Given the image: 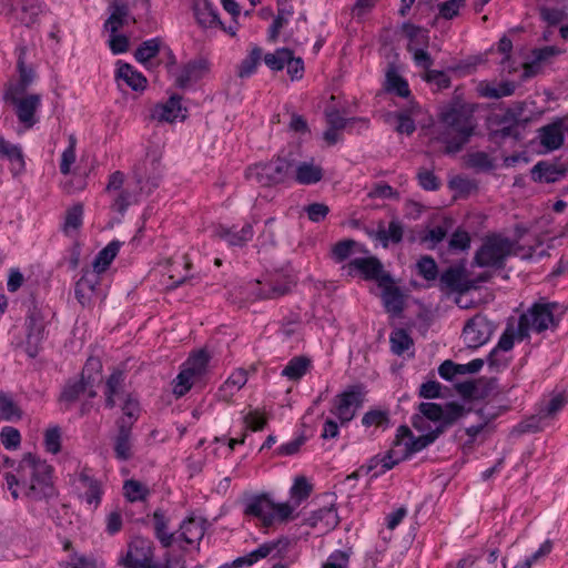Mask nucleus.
Segmentation results:
<instances>
[{
  "mask_svg": "<svg viewBox=\"0 0 568 568\" xmlns=\"http://www.w3.org/2000/svg\"><path fill=\"white\" fill-rule=\"evenodd\" d=\"M52 474L51 465L28 453L23 455L14 473H7L4 478L13 499H18L22 493L30 501L49 503L58 494Z\"/></svg>",
  "mask_w": 568,
  "mask_h": 568,
  "instance_id": "f257e3e1",
  "label": "nucleus"
},
{
  "mask_svg": "<svg viewBox=\"0 0 568 568\" xmlns=\"http://www.w3.org/2000/svg\"><path fill=\"white\" fill-rule=\"evenodd\" d=\"M440 121L444 131L438 140L445 143L446 154L460 152L475 134L477 121L474 110L466 104H454L442 112Z\"/></svg>",
  "mask_w": 568,
  "mask_h": 568,
  "instance_id": "f03ea898",
  "label": "nucleus"
},
{
  "mask_svg": "<svg viewBox=\"0 0 568 568\" xmlns=\"http://www.w3.org/2000/svg\"><path fill=\"white\" fill-rule=\"evenodd\" d=\"M418 412L419 414L412 418L415 429L418 432L430 429L426 423V420H430L437 423L435 428L443 429V433L468 413L464 405L456 402H448L445 405L423 402L418 405Z\"/></svg>",
  "mask_w": 568,
  "mask_h": 568,
  "instance_id": "7ed1b4c3",
  "label": "nucleus"
},
{
  "mask_svg": "<svg viewBox=\"0 0 568 568\" xmlns=\"http://www.w3.org/2000/svg\"><path fill=\"white\" fill-rule=\"evenodd\" d=\"M294 282L286 276H276L270 281H255L246 287H236L229 293V300L233 304L243 306L247 301L274 300L291 293Z\"/></svg>",
  "mask_w": 568,
  "mask_h": 568,
  "instance_id": "20e7f679",
  "label": "nucleus"
},
{
  "mask_svg": "<svg viewBox=\"0 0 568 568\" xmlns=\"http://www.w3.org/2000/svg\"><path fill=\"white\" fill-rule=\"evenodd\" d=\"M515 244L516 242L500 234L487 235L475 253L474 263L479 267L503 268L506 260L514 254Z\"/></svg>",
  "mask_w": 568,
  "mask_h": 568,
  "instance_id": "39448f33",
  "label": "nucleus"
},
{
  "mask_svg": "<svg viewBox=\"0 0 568 568\" xmlns=\"http://www.w3.org/2000/svg\"><path fill=\"white\" fill-rule=\"evenodd\" d=\"M555 303H535L526 313L521 314L518 321L516 336L519 341L529 337L530 332L542 333L548 328L555 329L558 321L555 318Z\"/></svg>",
  "mask_w": 568,
  "mask_h": 568,
  "instance_id": "423d86ee",
  "label": "nucleus"
},
{
  "mask_svg": "<svg viewBox=\"0 0 568 568\" xmlns=\"http://www.w3.org/2000/svg\"><path fill=\"white\" fill-rule=\"evenodd\" d=\"M293 169V161L277 158L267 163H258L250 166L245 178L261 186H272L286 181Z\"/></svg>",
  "mask_w": 568,
  "mask_h": 568,
  "instance_id": "0eeeda50",
  "label": "nucleus"
},
{
  "mask_svg": "<svg viewBox=\"0 0 568 568\" xmlns=\"http://www.w3.org/2000/svg\"><path fill=\"white\" fill-rule=\"evenodd\" d=\"M520 111L507 109L503 113H495L489 118L488 139L493 143L501 144L506 139L511 138L515 141L521 139L519 130Z\"/></svg>",
  "mask_w": 568,
  "mask_h": 568,
  "instance_id": "6e6552de",
  "label": "nucleus"
},
{
  "mask_svg": "<svg viewBox=\"0 0 568 568\" xmlns=\"http://www.w3.org/2000/svg\"><path fill=\"white\" fill-rule=\"evenodd\" d=\"M364 402V392L361 385H353L334 398L331 413L337 417L342 425L349 423Z\"/></svg>",
  "mask_w": 568,
  "mask_h": 568,
  "instance_id": "1a4fd4ad",
  "label": "nucleus"
},
{
  "mask_svg": "<svg viewBox=\"0 0 568 568\" xmlns=\"http://www.w3.org/2000/svg\"><path fill=\"white\" fill-rule=\"evenodd\" d=\"M4 100L16 106V114L19 121L23 123L27 129H30L36 124L37 120L34 118V113L41 101L39 94H29L24 97V93L6 92Z\"/></svg>",
  "mask_w": 568,
  "mask_h": 568,
  "instance_id": "9d476101",
  "label": "nucleus"
},
{
  "mask_svg": "<svg viewBox=\"0 0 568 568\" xmlns=\"http://www.w3.org/2000/svg\"><path fill=\"white\" fill-rule=\"evenodd\" d=\"M494 332V326L486 316L477 314L465 324L464 342L468 347L477 348L487 343Z\"/></svg>",
  "mask_w": 568,
  "mask_h": 568,
  "instance_id": "9b49d317",
  "label": "nucleus"
},
{
  "mask_svg": "<svg viewBox=\"0 0 568 568\" xmlns=\"http://www.w3.org/2000/svg\"><path fill=\"white\" fill-rule=\"evenodd\" d=\"M122 562L126 568H153L152 542L143 538L134 539Z\"/></svg>",
  "mask_w": 568,
  "mask_h": 568,
  "instance_id": "f8f14e48",
  "label": "nucleus"
},
{
  "mask_svg": "<svg viewBox=\"0 0 568 568\" xmlns=\"http://www.w3.org/2000/svg\"><path fill=\"white\" fill-rule=\"evenodd\" d=\"M439 287L443 292H456L463 294L476 288L474 281L467 278L465 266H450L439 277Z\"/></svg>",
  "mask_w": 568,
  "mask_h": 568,
  "instance_id": "ddd939ff",
  "label": "nucleus"
},
{
  "mask_svg": "<svg viewBox=\"0 0 568 568\" xmlns=\"http://www.w3.org/2000/svg\"><path fill=\"white\" fill-rule=\"evenodd\" d=\"M101 365L98 359L89 358L80 379L69 381L65 384L59 397L60 403L64 405L65 409H69L70 406L79 399L80 395L85 393L90 385V376H85V371L89 368L99 369Z\"/></svg>",
  "mask_w": 568,
  "mask_h": 568,
  "instance_id": "4468645a",
  "label": "nucleus"
},
{
  "mask_svg": "<svg viewBox=\"0 0 568 568\" xmlns=\"http://www.w3.org/2000/svg\"><path fill=\"white\" fill-rule=\"evenodd\" d=\"M351 270L359 271L366 280H374L379 285L392 282V276L383 268V264L377 257H358L349 262Z\"/></svg>",
  "mask_w": 568,
  "mask_h": 568,
  "instance_id": "2eb2a0df",
  "label": "nucleus"
},
{
  "mask_svg": "<svg viewBox=\"0 0 568 568\" xmlns=\"http://www.w3.org/2000/svg\"><path fill=\"white\" fill-rule=\"evenodd\" d=\"M244 513L260 518L264 527L274 524V501L265 494L252 497L247 501Z\"/></svg>",
  "mask_w": 568,
  "mask_h": 568,
  "instance_id": "dca6fc26",
  "label": "nucleus"
},
{
  "mask_svg": "<svg viewBox=\"0 0 568 568\" xmlns=\"http://www.w3.org/2000/svg\"><path fill=\"white\" fill-rule=\"evenodd\" d=\"M144 179L149 178L144 173L135 171L134 185L126 184V186L118 193L113 200L112 209L123 215L128 207L138 201V194L142 191L141 184Z\"/></svg>",
  "mask_w": 568,
  "mask_h": 568,
  "instance_id": "f3484780",
  "label": "nucleus"
},
{
  "mask_svg": "<svg viewBox=\"0 0 568 568\" xmlns=\"http://www.w3.org/2000/svg\"><path fill=\"white\" fill-rule=\"evenodd\" d=\"M26 54H27L26 47L18 48L17 68H18V72H19V80L14 84H11L8 88L7 92L26 93L28 88L33 82V80L36 78V72L32 67L27 65Z\"/></svg>",
  "mask_w": 568,
  "mask_h": 568,
  "instance_id": "a211bd4d",
  "label": "nucleus"
},
{
  "mask_svg": "<svg viewBox=\"0 0 568 568\" xmlns=\"http://www.w3.org/2000/svg\"><path fill=\"white\" fill-rule=\"evenodd\" d=\"M100 285V276L90 272L89 270L83 272V275L75 283L74 294L75 298L82 306L90 305L92 297Z\"/></svg>",
  "mask_w": 568,
  "mask_h": 568,
  "instance_id": "6ab92c4d",
  "label": "nucleus"
},
{
  "mask_svg": "<svg viewBox=\"0 0 568 568\" xmlns=\"http://www.w3.org/2000/svg\"><path fill=\"white\" fill-rule=\"evenodd\" d=\"M40 12L41 6L39 0H18L9 21L30 27L37 22Z\"/></svg>",
  "mask_w": 568,
  "mask_h": 568,
  "instance_id": "aec40b11",
  "label": "nucleus"
},
{
  "mask_svg": "<svg viewBox=\"0 0 568 568\" xmlns=\"http://www.w3.org/2000/svg\"><path fill=\"white\" fill-rule=\"evenodd\" d=\"M209 71V62L203 58L189 61L183 65L181 73L176 77V84L185 88L189 83L203 78Z\"/></svg>",
  "mask_w": 568,
  "mask_h": 568,
  "instance_id": "412c9836",
  "label": "nucleus"
},
{
  "mask_svg": "<svg viewBox=\"0 0 568 568\" xmlns=\"http://www.w3.org/2000/svg\"><path fill=\"white\" fill-rule=\"evenodd\" d=\"M287 546V540L265 542L261 545L257 549L241 558L243 559V562L246 566H251L257 560L266 557H271L272 559L281 558L283 556V552L286 550Z\"/></svg>",
  "mask_w": 568,
  "mask_h": 568,
  "instance_id": "4be33fe9",
  "label": "nucleus"
},
{
  "mask_svg": "<svg viewBox=\"0 0 568 568\" xmlns=\"http://www.w3.org/2000/svg\"><path fill=\"white\" fill-rule=\"evenodd\" d=\"M193 11L197 23L202 28L222 27V21L210 0H193Z\"/></svg>",
  "mask_w": 568,
  "mask_h": 568,
  "instance_id": "5701e85b",
  "label": "nucleus"
},
{
  "mask_svg": "<svg viewBox=\"0 0 568 568\" xmlns=\"http://www.w3.org/2000/svg\"><path fill=\"white\" fill-rule=\"evenodd\" d=\"M0 158L11 163V172L14 175L24 170L22 149L18 144L7 141L2 135H0Z\"/></svg>",
  "mask_w": 568,
  "mask_h": 568,
  "instance_id": "b1692460",
  "label": "nucleus"
},
{
  "mask_svg": "<svg viewBox=\"0 0 568 568\" xmlns=\"http://www.w3.org/2000/svg\"><path fill=\"white\" fill-rule=\"evenodd\" d=\"M379 287L383 288L382 300L386 311L394 316H399L404 310V296L399 287L395 286L393 281Z\"/></svg>",
  "mask_w": 568,
  "mask_h": 568,
  "instance_id": "393cba45",
  "label": "nucleus"
},
{
  "mask_svg": "<svg viewBox=\"0 0 568 568\" xmlns=\"http://www.w3.org/2000/svg\"><path fill=\"white\" fill-rule=\"evenodd\" d=\"M116 428L118 432L113 437L115 457L120 460H128L132 457V428H128L123 423Z\"/></svg>",
  "mask_w": 568,
  "mask_h": 568,
  "instance_id": "a878e982",
  "label": "nucleus"
},
{
  "mask_svg": "<svg viewBox=\"0 0 568 568\" xmlns=\"http://www.w3.org/2000/svg\"><path fill=\"white\" fill-rule=\"evenodd\" d=\"M324 176L321 165L311 162H300L294 169V180L302 185H311L320 182Z\"/></svg>",
  "mask_w": 568,
  "mask_h": 568,
  "instance_id": "bb28decb",
  "label": "nucleus"
},
{
  "mask_svg": "<svg viewBox=\"0 0 568 568\" xmlns=\"http://www.w3.org/2000/svg\"><path fill=\"white\" fill-rule=\"evenodd\" d=\"M567 169L546 161H540L531 169V178L536 182L554 183L565 176Z\"/></svg>",
  "mask_w": 568,
  "mask_h": 568,
  "instance_id": "cd10ccee",
  "label": "nucleus"
},
{
  "mask_svg": "<svg viewBox=\"0 0 568 568\" xmlns=\"http://www.w3.org/2000/svg\"><path fill=\"white\" fill-rule=\"evenodd\" d=\"M152 118L159 121L173 122L176 119H184L182 114L181 97L172 95L165 103L155 106Z\"/></svg>",
  "mask_w": 568,
  "mask_h": 568,
  "instance_id": "c85d7f7f",
  "label": "nucleus"
},
{
  "mask_svg": "<svg viewBox=\"0 0 568 568\" xmlns=\"http://www.w3.org/2000/svg\"><path fill=\"white\" fill-rule=\"evenodd\" d=\"M26 325L28 331V343H38L42 338L44 321L41 311L38 308L33 301L31 302V307H29L28 311Z\"/></svg>",
  "mask_w": 568,
  "mask_h": 568,
  "instance_id": "c756f323",
  "label": "nucleus"
},
{
  "mask_svg": "<svg viewBox=\"0 0 568 568\" xmlns=\"http://www.w3.org/2000/svg\"><path fill=\"white\" fill-rule=\"evenodd\" d=\"M539 132L540 143L548 151L557 150L562 145L565 138L561 122H554L545 125L539 130Z\"/></svg>",
  "mask_w": 568,
  "mask_h": 568,
  "instance_id": "7c9ffc66",
  "label": "nucleus"
},
{
  "mask_svg": "<svg viewBox=\"0 0 568 568\" xmlns=\"http://www.w3.org/2000/svg\"><path fill=\"white\" fill-rule=\"evenodd\" d=\"M443 434V429L434 428L426 430V434L414 437L404 443L405 450L403 453V458H408L410 455L423 450L430 444H433L440 435Z\"/></svg>",
  "mask_w": 568,
  "mask_h": 568,
  "instance_id": "2f4dec72",
  "label": "nucleus"
},
{
  "mask_svg": "<svg viewBox=\"0 0 568 568\" xmlns=\"http://www.w3.org/2000/svg\"><path fill=\"white\" fill-rule=\"evenodd\" d=\"M121 245L122 243L120 241H112L104 248H102L97 254L92 263L93 270L91 272L97 273L99 276L101 273L105 272L118 255Z\"/></svg>",
  "mask_w": 568,
  "mask_h": 568,
  "instance_id": "473e14b6",
  "label": "nucleus"
},
{
  "mask_svg": "<svg viewBox=\"0 0 568 568\" xmlns=\"http://www.w3.org/2000/svg\"><path fill=\"white\" fill-rule=\"evenodd\" d=\"M254 235L253 226L245 224L239 232L232 229L220 227L216 231V236L226 241L230 245L242 246L252 240Z\"/></svg>",
  "mask_w": 568,
  "mask_h": 568,
  "instance_id": "72a5a7b5",
  "label": "nucleus"
},
{
  "mask_svg": "<svg viewBox=\"0 0 568 568\" xmlns=\"http://www.w3.org/2000/svg\"><path fill=\"white\" fill-rule=\"evenodd\" d=\"M116 79H122L134 91H143L148 83L145 77L134 70L129 63H122L119 65L116 70Z\"/></svg>",
  "mask_w": 568,
  "mask_h": 568,
  "instance_id": "f704fd0d",
  "label": "nucleus"
},
{
  "mask_svg": "<svg viewBox=\"0 0 568 568\" xmlns=\"http://www.w3.org/2000/svg\"><path fill=\"white\" fill-rule=\"evenodd\" d=\"M111 14L104 23L105 30L110 33L118 32L128 21L129 8L125 3L115 0L111 4Z\"/></svg>",
  "mask_w": 568,
  "mask_h": 568,
  "instance_id": "c9c22d12",
  "label": "nucleus"
},
{
  "mask_svg": "<svg viewBox=\"0 0 568 568\" xmlns=\"http://www.w3.org/2000/svg\"><path fill=\"white\" fill-rule=\"evenodd\" d=\"M205 520L190 517L180 526L181 537L186 544L200 541L205 532Z\"/></svg>",
  "mask_w": 568,
  "mask_h": 568,
  "instance_id": "e433bc0d",
  "label": "nucleus"
},
{
  "mask_svg": "<svg viewBox=\"0 0 568 568\" xmlns=\"http://www.w3.org/2000/svg\"><path fill=\"white\" fill-rule=\"evenodd\" d=\"M247 382V373L244 369H237L231 374L226 382L220 388V397L226 402L240 390Z\"/></svg>",
  "mask_w": 568,
  "mask_h": 568,
  "instance_id": "4c0bfd02",
  "label": "nucleus"
},
{
  "mask_svg": "<svg viewBox=\"0 0 568 568\" xmlns=\"http://www.w3.org/2000/svg\"><path fill=\"white\" fill-rule=\"evenodd\" d=\"M123 382L124 374L121 371H115L109 376L104 392L106 407L113 408L115 406V396L121 393Z\"/></svg>",
  "mask_w": 568,
  "mask_h": 568,
  "instance_id": "58836bf2",
  "label": "nucleus"
},
{
  "mask_svg": "<svg viewBox=\"0 0 568 568\" xmlns=\"http://www.w3.org/2000/svg\"><path fill=\"white\" fill-rule=\"evenodd\" d=\"M310 365L311 361L306 356L293 357L283 369L282 375L290 379L297 381L305 375Z\"/></svg>",
  "mask_w": 568,
  "mask_h": 568,
  "instance_id": "ea45409f",
  "label": "nucleus"
},
{
  "mask_svg": "<svg viewBox=\"0 0 568 568\" xmlns=\"http://www.w3.org/2000/svg\"><path fill=\"white\" fill-rule=\"evenodd\" d=\"M403 226L397 220L389 222L388 230H385L383 223L381 222L376 232V239L383 242L386 246L388 241H392L393 243H399L403 239Z\"/></svg>",
  "mask_w": 568,
  "mask_h": 568,
  "instance_id": "a19ab883",
  "label": "nucleus"
},
{
  "mask_svg": "<svg viewBox=\"0 0 568 568\" xmlns=\"http://www.w3.org/2000/svg\"><path fill=\"white\" fill-rule=\"evenodd\" d=\"M153 520H154V529H155V536L160 540L163 547L168 548L172 545L174 535L169 534L166 531L168 529V520L164 516V514L158 509L153 514Z\"/></svg>",
  "mask_w": 568,
  "mask_h": 568,
  "instance_id": "79ce46f5",
  "label": "nucleus"
},
{
  "mask_svg": "<svg viewBox=\"0 0 568 568\" xmlns=\"http://www.w3.org/2000/svg\"><path fill=\"white\" fill-rule=\"evenodd\" d=\"M325 523V529L334 528L338 524L337 513L333 507H324L315 511L310 518L311 526L316 527L318 523Z\"/></svg>",
  "mask_w": 568,
  "mask_h": 568,
  "instance_id": "37998d69",
  "label": "nucleus"
},
{
  "mask_svg": "<svg viewBox=\"0 0 568 568\" xmlns=\"http://www.w3.org/2000/svg\"><path fill=\"white\" fill-rule=\"evenodd\" d=\"M161 39L153 38L142 42L135 50L134 57L141 63H146L160 52Z\"/></svg>",
  "mask_w": 568,
  "mask_h": 568,
  "instance_id": "c03bdc74",
  "label": "nucleus"
},
{
  "mask_svg": "<svg viewBox=\"0 0 568 568\" xmlns=\"http://www.w3.org/2000/svg\"><path fill=\"white\" fill-rule=\"evenodd\" d=\"M389 422V413L387 409H371L366 412L362 418V424L365 427L375 426L386 428Z\"/></svg>",
  "mask_w": 568,
  "mask_h": 568,
  "instance_id": "a18cd8bd",
  "label": "nucleus"
},
{
  "mask_svg": "<svg viewBox=\"0 0 568 568\" xmlns=\"http://www.w3.org/2000/svg\"><path fill=\"white\" fill-rule=\"evenodd\" d=\"M80 481L87 488L85 493L83 494V499L85 503L97 506L101 498V488L99 483L85 474L80 475Z\"/></svg>",
  "mask_w": 568,
  "mask_h": 568,
  "instance_id": "49530a36",
  "label": "nucleus"
},
{
  "mask_svg": "<svg viewBox=\"0 0 568 568\" xmlns=\"http://www.w3.org/2000/svg\"><path fill=\"white\" fill-rule=\"evenodd\" d=\"M209 359V354L204 349H201L189 357L184 364V368H186L191 375L201 376L206 369Z\"/></svg>",
  "mask_w": 568,
  "mask_h": 568,
  "instance_id": "de8ad7c7",
  "label": "nucleus"
},
{
  "mask_svg": "<svg viewBox=\"0 0 568 568\" xmlns=\"http://www.w3.org/2000/svg\"><path fill=\"white\" fill-rule=\"evenodd\" d=\"M390 348L392 352L396 355H402L404 352L409 349L413 345V339L409 334L403 329L398 328L390 334Z\"/></svg>",
  "mask_w": 568,
  "mask_h": 568,
  "instance_id": "09e8293b",
  "label": "nucleus"
},
{
  "mask_svg": "<svg viewBox=\"0 0 568 568\" xmlns=\"http://www.w3.org/2000/svg\"><path fill=\"white\" fill-rule=\"evenodd\" d=\"M262 58V49L255 47L250 54L241 62L237 71L240 78H246L253 74Z\"/></svg>",
  "mask_w": 568,
  "mask_h": 568,
  "instance_id": "8fccbe9b",
  "label": "nucleus"
},
{
  "mask_svg": "<svg viewBox=\"0 0 568 568\" xmlns=\"http://www.w3.org/2000/svg\"><path fill=\"white\" fill-rule=\"evenodd\" d=\"M123 416L116 420V426L123 423L128 428H132L139 418L140 407L139 403L132 398H128L122 406Z\"/></svg>",
  "mask_w": 568,
  "mask_h": 568,
  "instance_id": "3c124183",
  "label": "nucleus"
},
{
  "mask_svg": "<svg viewBox=\"0 0 568 568\" xmlns=\"http://www.w3.org/2000/svg\"><path fill=\"white\" fill-rule=\"evenodd\" d=\"M21 418V410L7 394L0 393V419L13 420Z\"/></svg>",
  "mask_w": 568,
  "mask_h": 568,
  "instance_id": "603ef678",
  "label": "nucleus"
},
{
  "mask_svg": "<svg viewBox=\"0 0 568 568\" xmlns=\"http://www.w3.org/2000/svg\"><path fill=\"white\" fill-rule=\"evenodd\" d=\"M291 50L287 48L277 49L273 53L264 55L265 64L273 71H281L285 67V62L290 60Z\"/></svg>",
  "mask_w": 568,
  "mask_h": 568,
  "instance_id": "864d4df0",
  "label": "nucleus"
},
{
  "mask_svg": "<svg viewBox=\"0 0 568 568\" xmlns=\"http://www.w3.org/2000/svg\"><path fill=\"white\" fill-rule=\"evenodd\" d=\"M466 163L469 168L479 171H490L494 169V161L486 152H473L467 155Z\"/></svg>",
  "mask_w": 568,
  "mask_h": 568,
  "instance_id": "5fc2aeb1",
  "label": "nucleus"
},
{
  "mask_svg": "<svg viewBox=\"0 0 568 568\" xmlns=\"http://www.w3.org/2000/svg\"><path fill=\"white\" fill-rule=\"evenodd\" d=\"M387 90L402 98H407L410 94L407 81L395 71L387 72Z\"/></svg>",
  "mask_w": 568,
  "mask_h": 568,
  "instance_id": "6e6d98bb",
  "label": "nucleus"
},
{
  "mask_svg": "<svg viewBox=\"0 0 568 568\" xmlns=\"http://www.w3.org/2000/svg\"><path fill=\"white\" fill-rule=\"evenodd\" d=\"M124 496L130 501L143 500L149 494V489L142 483L129 479L123 485Z\"/></svg>",
  "mask_w": 568,
  "mask_h": 568,
  "instance_id": "4d7b16f0",
  "label": "nucleus"
},
{
  "mask_svg": "<svg viewBox=\"0 0 568 568\" xmlns=\"http://www.w3.org/2000/svg\"><path fill=\"white\" fill-rule=\"evenodd\" d=\"M546 425H548L547 419L544 416V414L539 410L537 415L530 416L526 420L521 422L516 429L520 434L536 433L542 430Z\"/></svg>",
  "mask_w": 568,
  "mask_h": 568,
  "instance_id": "13d9d810",
  "label": "nucleus"
},
{
  "mask_svg": "<svg viewBox=\"0 0 568 568\" xmlns=\"http://www.w3.org/2000/svg\"><path fill=\"white\" fill-rule=\"evenodd\" d=\"M83 216V205L81 203H77L72 205L65 214L63 229L65 232L69 230H77L82 224Z\"/></svg>",
  "mask_w": 568,
  "mask_h": 568,
  "instance_id": "bf43d9fd",
  "label": "nucleus"
},
{
  "mask_svg": "<svg viewBox=\"0 0 568 568\" xmlns=\"http://www.w3.org/2000/svg\"><path fill=\"white\" fill-rule=\"evenodd\" d=\"M418 274L426 281H434L438 275V267L436 262L430 256H423L417 262Z\"/></svg>",
  "mask_w": 568,
  "mask_h": 568,
  "instance_id": "052dcab7",
  "label": "nucleus"
},
{
  "mask_svg": "<svg viewBox=\"0 0 568 568\" xmlns=\"http://www.w3.org/2000/svg\"><path fill=\"white\" fill-rule=\"evenodd\" d=\"M567 403L568 398L565 394H557L548 402L544 408H540V412L548 420L554 418L556 414L566 406Z\"/></svg>",
  "mask_w": 568,
  "mask_h": 568,
  "instance_id": "680f3d73",
  "label": "nucleus"
},
{
  "mask_svg": "<svg viewBox=\"0 0 568 568\" xmlns=\"http://www.w3.org/2000/svg\"><path fill=\"white\" fill-rule=\"evenodd\" d=\"M466 0H446L437 4L439 16L450 20L458 16L459 9L463 8Z\"/></svg>",
  "mask_w": 568,
  "mask_h": 568,
  "instance_id": "e2e57ef3",
  "label": "nucleus"
},
{
  "mask_svg": "<svg viewBox=\"0 0 568 568\" xmlns=\"http://www.w3.org/2000/svg\"><path fill=\"white\" fill-rule=\"evenodd\" d=\"M470 241L468 232L456 230L448 242V247L453 252L466 251L470 246Z\"/></svg>",
  "mask_w": 568,
  "mask_h": 568,
  "instance_id": "0e129e2a",
  "label": "nucleus"
},
{
  "mask_svg": "<svg viewBox=\"0 0 568 568\" xmlns=\"http://www.w3.org/2000/svg\"><path fill=\"white\" fill-rule=\"evenodd\" d=\"M357 246L358 243L351 239L339 241L333 247V256L337 262H342L346 260Z\"/></svg>",
  "mask_w": 568,
  "mask_h": 568,
  "instance_id": "69168bd1",
  "label": "nucleus"
},
{
  "mask_svg": "<svg viewBox=\"0 0 568 568\" xmlns=\"http://www.w3.org/2000/svg\"><path fill=\"white\" fill-rule=\"evenodd\" d=\"M1 443L7 449H16L21 442L20 433L17 428L11 426H6L1 429L0 433Z\"/></svg>",
  "mask_w": 568,
  "mask_h": 568,
  "instance_id": "338daca9",
  "label": "nucleus"
},
{
  "mask_svg": "<svg viewBox=\"0 0 568 568\" xmlns=\"http://www.w3.org/2000/svg\"><path fill=\"white\" fill-rule=\"evenodd\" d=\"M348 561V554L342 550H336L328 556L322 568H347Z\"/></svg>",
  "mask_w": 568,
  "mask_h": 568,
  "instance_id": "774afa93",
  "label": "nucleus"
}]
</instances>
